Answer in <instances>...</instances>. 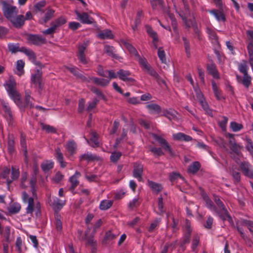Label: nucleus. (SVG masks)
Masks as SVG:
<instances>
[{"mask_svg":"<svg viewBox=\"0 0 253 253\" xmlns=\"http://www.w3.org/2000/svg\"><path fill=\"white\" fill-rule=\"evenodd\" d=\"M206 32L209 35V38L211 41L212 42L214 43H218V37L215 31L209 27L206 28Z\"/></svg>","mask_w":253,"mask_h":253,"instance_id":"35","label":"nucleus"},{"mask_svg":"<svg viewBox=\"0 0 253 253\" xmlns=\"http://www.w3.org/2000/svg\"><path fill=\"white\" fill-rule=\"evenodd\" d=\"M140 67L142 70L149 75L152 76L159 84H165L166 83L164 80L159 76L158 73L154 68L148 63L146 59L144 57L138 56L137 60Z\"/></svg>","mask_w":253,"mask_h":253,"instance_id":"1","label":"nucleus"},{"mask_svg":"<svg viewBox=\"0 0 253 253\" xmlns=\"http://www.w3.org/2000/svg\"><path fill=\"white\" fill-rule=\"evenodd\" d=\"M196 97L199 101L204 99L203 95L198 86L193 87Z\"/></svg>","mask_w":253,"mask_h":253,"instance_id":"61","label":"nucleus"},{"mask_svg":"<svg viewBox=\"0 0 253 253\" xmlns=\"http://www.w3.org/2000/svg\"><path fill=\"white\" fill-rule=\"evenodd\" d=\"M203 199L208 208H209L211 211L213 212H217V208L215 207L212 202L211 200V199H210V198L208 196H204Z\"/></svg>","mask_w":253,"mask_h":253,"instance_id":"40","label":"nucleus"},{"mask_svg":"<svg viewBox=\"0 0 253 253\" xmlns=\"http://www.w3.org/2000/svg\"><path fill=\"white\" fill-rule=\"evenodd\" d=\"M99 157L93 155L90 153H87L86 154H84L83 155H82L80 157V161H83V160H86L87 161H93L95 160H99Z\"/></svg>","mask_w":253,"mask_h":253,"instance_id":"38","label":"nucleus"},{"mask_svg":"<svg viewBox=\"0 0 253 253\" xmlns=\"http://www.w3.org/2000/svg\"><path fill=\"white\" fill-rule=\"evenodd\" d=\"M214 200L218 207L217 212H215L223 220H227L230 223H232V218L222 201L217 196L214 197Z\"/></svg>","mask_w":253,"mask_h":253,"instance_id":"4","label":"nucleus"},{"mask_svg":"<svg viewBox=\"0 0 253 253\" xmlns=\"http://www.w3.org/2000/svg\"><path fill=\"white\" fill-rule=\"evenodd\" d=\"M20 172L18 169L15 167L12 168L10 178L7 179V184L9 185L12 181L17 179L19 176Z\"/></svg>","mask_w":253,"mask_h":253,"instance_id":"32","label":"nucleus"},{"mask_svg":"<svg viewBox=\"0 0 253 253\" xmlns=\"http://www.w3.org/2000/svg\"><path fill=\"white\" fill-rule=\"evenodd\" d=\"M145 28L147 33L152 39L158 37L157 33L153 30L151 26L147 25L145 26Z\"/></svg>","mask_w":253,"mask_h":253,"instance_id":"56","label":"nucleus"},{"mask_svg":"<svg viewBox=\"0 0 253 253\" xmlns=\"http://www.w3.org/2000/svg\"><path fill=\"white\" fill-rule=\"evenodd\" d=\"M207 70L209 74L211 75L213 78L216 79H219L220 76L215 64L212 63L208 64L207 66Z\"/></svg>","mask_w":253,"mask_h":253,"instance_id":"29","label":"nucleus"},{"mask_svg":"<svg viewBox=\"0 0 253 253\" xmlns=\"http://www.w3.org/2000/svg\"><path fill=\"white\" fill-rule=\"evenodd\" d=\"M16 83L12 78H10L5 84L6 89L10 98L17 105H21V95L16 90Z\"/></svg>","mask_w":253,"mask_h":253,"instance_id":"3","label":"nucleus"},{"mask_svg":"<svg viewBox=\"0 0 253 253\" xmlns=\"http://www.w3.org/2000/svg\"><path fill=\"white\" fill-rule=\"evenodd\" d=\"M54 156L62 168H65L66 166V163L64 161L63 154L59 147H57L55 149Z\"/></svg>","mask_w":253,"mask_h":253,"instance_id":"23","label":"nucleus"},{"mask_svg":"<svg viewBox=\"0 0 253 253\" xmlns=\"http://www.w3.org/2000/svg\"><path fill=\"white\" fill-rule=\"evenodd\" d=\"M55 226L58 232H61L62 229V222L61 220V216L58 214L55 215Z\"/></svg>","mask_w":253,"mask_h":253,"instance_id":"48","label":"nucleus"},{"mask_svg":"<svg viewBox=\"0 0 253 253\" xmlns=\"http://www.w3.org/2000/svg\"><path fill=\"white\" fill-rule=\"evenodd\" d=\"M124 44L126 48L128 49V50L129 51L130 53L134 54L137 58V59H138V56H140L135 49V48L130 43L125 42Z\"/></svg>","mask_w":253,"mask_h":253,"instance_id":"53","label":"nucleus"},{"mask_svg":"<svg viewBox=\"0 0 253 253\" xmlns=\"http://www.w3.org/2000/svg\"><path fill=\"white\" fill-rule=\"evenodd\" d=\"M56 30V28H55V26H54L51 23V27L47 29H46L45 30H43L42 32V33L44 35H53Z\"/></svg>","mask_w":253,"mask_h":253,"instance_id":"62","label":"nucleus"},{"mask_svg":"<svg viewBox=\"0 0 253 253\" xmlns=\"http://www.w3.org/2000/svg\"><path fill=\"white\" fill-rule=\"evenodd\" d=\"M240 168L245 176L253 179V171L248 162H242L240 164Z\"/></svg>","mask_w":253,"mask_h":253,"instance_id":"15","label":"nucleus"},{"mask_svg":"<svg viewBox=\"0 0 253 253\" xmlns=\"http://www.w3.org/2000/svg\"><path fill=\"white\" fill-rule=\"evenodd\" d=\"M1 232L0 235H1L5 240L6 242H9V237L10 235V227L6 226L4 228L1 225Z\"/></svg>","mask_w":253,"mask_h":253,"instance_id":"33","label":"nucleus"},{"mask_svg":"<svg viewBox=\"0 0 253 253\" xmlns=\"http://www.w3.org/2000/svg\"><path fill=\"white\" fill-rule=\"evenodd\" d=\"M64 147L66 151L70 156H73L77 152V145L73 140L68 141Z\"/></svg>","mask_w":253,"mask_h":253,"instance_id":"16","label":"nucleus"},{"mask_svg":"<svg viewBox=\"0 0 253 253\" xmlns=\"http://www.w3.org/2000/svg\"><path fill=\"white\" fill-rule=\"evenodd\" d=\"M214 200L218 207L217 212H215L223 220H227L230 223H232V218L222 201L217 196L214 197Z\"/></svg>","mask_w":253,"mask_h":253,"instance_id":"6","label":"nucleus"},{"mask_svg":"<svg viewBox=\"0 0 253 253\" xmlns=\"http://www.w3.org/2000/svg\"><path fill=\"white\" fill-rule=\"evenodd\" d=\"M87 78L89 80V82L92 81L95 84L102 87H105L110 83V80L107 79L98 78L96 77H88Z\"/></svg>","mask_w":253,"mask_h":253,"instance_id":"19","label":"nucleus"},{"mask_svg":"<svg viewBox=\"0 0 253 253\" xmlns=\"http://www.w3.org/2000/svg\"><path fill=\"white\" fill-rule=\"evenodd\" d=\"M97 37L101 40L113 39L114 35L111 30H105L98 33Z\"/></svg>","mask_w":253,"mask_h":253,"instance_id":"30","label":"nucleus"},{"mask_svg":"<svg viewBox=\"0 0 253 253\" xmlns=\"http://www.w3.org/2000/svg\"><path fill=\"white\" fill-rule=\"evenodd\" d=\"M247 48L250 56L249 62H252L253 61V43L252 42L250 43L248 45Z\"/></svg>","mask_w":253,"mask_h":253,"instance_id":"64","label":"nucleus"},{"mask_svg":"<svg viewBox=\"0 0 253 253\" xmlns=\"http://www.w3.org/2000/svg\"><path fill=\"white\" fill-rule=\"evenodd\" d=\"M117 75L120 80L128 84H132L135 81L134 79L130 77L131 73L128 71L120 69L117 72Z\"/></svg>","mask_w":253,"mask_h":253,"instance_id":"10","label":"nucleus"},{"mask_svg":"<svg viewBox=\"0 0 253 253\" xmlns=\"http://www.w3.org/2000/svg\"><path fill=\"white\" fill-rule=\"evenodd\" d=\"M214 200L218 207L217 212H215L223 220H227L230 223H232V218L222 201L217 196L214 197Z\"/></svg>","mask_w":253,"mask_h":253,"instance_id":"5","label":"nucleus"},{"mask_svg":"<svg viewBox=\"0 0 253 253\" xmlns=\"http://www.w3.org/2000/svg\"><path fill=\"white\" fill-rule=\"evenodd\" d=\"M152 136L154 139L158 141L159 144L165 151H167L171 156L174 155V153L171 146L165 138L162 137L161 136L155 133H152Z\"/></svg>","mask_w":253,"mask_h":253,"instance_id":"7","label":"nucleus"},{"mask_svg":"<svg viewBox=\"0 0 253 253\" xmlns=\"http://www.w3.org/2000/svg\"><path fill=\"white\" fill-rule=\"evenodd\" d=\"M143 172V166L139 163H135L133 165L132 172L133 176L137 179L139 181L143 180L142 174Z\"/></svg>","mask_w":253,"mask_h":253,"instance_id":"13","label":"nucleus"},{"mask_svg":"<svg viewBox=\"0 0 253 253\" xmlns=\"http://www.w3.org/2000/svg\"><path fill=\"white\" fill-rule=\"evenodd\" d=\"M158 56L162 63H166L167 60L166 57V53L162 47L158 48Z\"/></svg>","mask_w":253,"mask_h":253,"instance_id":"51","label":"nucleus"},{"mask_svg":"<svg viewBox=\"0 0 253 253\" xmlns=\"http://www.w3.org/2000/svg\"><path fill=\"white\" fill-rule=\"evenodd\" d=\"M238 68L240 73L243 75L248 74L249 66L248 62L246 60H243L241 63L238 64Z\"/></svg>","mask_w":253,"mask_h":253,"instance_id":"36","label":"nucleus"},{"mask_svg":"<svg viewBox=\"0 0 253 253\" xmlns=\"http://www.w3.org/2000/svg\"><path fill=\"white\" fill-rule=\"evenodd\" d=\"M210 14L214 16L215 19L219 22H225L226 21L225 16L222 10L212 9L209 10Z\"/></svg>","mask_w":253,"mask_h":253,"instance_id":"21","label":"nucleus"},{"mask_svg":"<svg viewBox=\"0 0 253 253\" xmlns=\"http://www.w3.org/2000/svg\"><path fill=\"white\" fill-rule=\"evenodd\" d=\"M241 225L247 227L251 232L253 233V222L250 220H244L241 222Z\"/></svg>","mask_w":253,"mask_h":253,"instance_id":"59","label":"nucleus"},{"mask_svg":"<svg viewBox=\"0 0 253 253\" xmlns=\"http://www.w3.org/2000/svg\"><path fill=\"white\" fill-rule=\"evenodd\" d=\"M148 185L152 189L153 192L157 194L160 192L163 189V187L161 184L149 180H148Z\"/></svg>","mask_w":253,"mask_h":253,"instance_id":"31","label":"nucleus"},{"mask_svg":"<svg viewBox=\"0 0 253 253\" xmlns=\"http://www.w3.org/2000/svg\"><path fill=\"white\" fill-rule=\"evenodd\" d=\"M54 12L55 11L54 10L51 9H47L44 16L41 19L40 23L41 24L46 23L53 17Z\"/></svg>","mask_w":253,"mask_h":253,"instance_id":"37","label":"nucleus"},{"mask_svg":"<svg viewBox=\"0 0 253 253\" xmlns=\"http://www.w3.org/2000/svg\"><path fill=\"white\" fill-rule=\"evenodd\" d=\"M7 145L9 152L10 153H13L14 151V141L13 136H8Z\"/></svg>","mask_w":253,"mask_h":253,"instance_id":"50","label":"nucleus"},{"mask_svg":"<svg viewBox=\"0 0 253 253\" xmlns=\"http://www.w3.org/2000/svg\"><path fill=\"white\" fill-rule=\"evenodd\" d=\"M200 240V237L198 235H195L193 239L192 244V250L193 251H195L196 249L197 246L199 244Z\"/></svg>","mask_w":253,"mask_h":253,"instance_id":"63","label":"nucleus"},{"mask_svg":"<svg viewBox=\"0 0 253 253\" xmlns=\"http://www.w3.org/2000/svg\"><path fill=\"white\" fill-rule=\"evenodd\" d=\"M238 81L246 87L249 88L251 84V77L249 74L243 75V78L239 75L236 76Z\"/></svg>","mask_w":253,"mask_h":253,"instance_id":"20","label":"nucleus"},{"mask_svg":"<svg viewBox=\"0 0 253 253\" xmlns=\"http://www.w3.org/2000/svg\"><path fill=\"white\" fill-rule=\"evenodd\" d=\"M18 9L16 6L5 4L3 8V12L5 17L11 20L18 13Z\"/></svg>","mask_w":253,"mask_h":253,"instance_id":"8","label":"nucleus"},{"mask_svg":"<svg viewBox=\"0 0 253 253\" xmlns=\"http://www.w3.org/2000/svg\"><path fill=\"white\" fill-rule=\"evenodd\" d=\"M31 92L30 90H26L25 91V96L24 103L21 101V105H17L19 108H32L34 107V103L32 101L34 98L31 96Z\"/></svg>","mask_w":253,"mask_h":253,"instance_id":"11","label":"nucleus"},{"mask_svg":"<svg viewBox=\"0 0 253 253\" xmlns=\"http://www.w3.org/2000/svg\"><path fill=\"white\" fill-rule=\"evenodd\" d=\"M20 50L21 52L24 53L27 56H28L29 58L32 61H35L36 55L35 53L32 50L28 49L25 47H22Z\"/></svg>","mask_w":253,"mask_h":253,"instance_id":"41","label":"nucleus"},{"mask_svg":"<svg viewBox=\"0 0 253 253\" xmlns=\"http://www.w3.org/2000/svg\"><path fill=\"white\" fill-rule=\"evenodd\" d=\"M151 114H159L161 112V107L157 104L150 103L146 106Z\"/></svg>","mask_w":253,"mask_h":253,"instance_id":"28","label":"nucleus"},{"mask_svg":"<svg viewBox=\"0 0 253 253\" xmlns=\"http://www.w3.org/2000/svg\"><path fill=\"white\" fill-rule=\"evenodd\" d=\"M104 51L108 56L116 59H120L121 58L116 54L115 48L114 46L105 44L104 46Z\"/></svg>","mask_w":253,"mask_h":253,"instance_id":"22","label":"nucleus"},{"mask_svg":"<svg viewBox=\"0 0 253 253\" xmlns=\"http://www.w3.org/2000/svg\"><path fill=\"white\" fill-rule=\"evenodd\" d=\"M173 139L175 140L184 141L189 142L192 140V137L182 132H178L172 135Z\"/></svg>","mask_w":253,"mask_h":253,"instance_id":"25","label":"nucleus"},{"mask_svg":"<svg viewBox=\"0 0 253 253\" xmlns=\"http://www.w3.org/2000/svg\"><path fill=\"white\" fill-rule=\"evenodd\" d=\"M66 22L67 20L64 17H60L51 22V23L55 26V28L57 29V27L66 23Z\"/></svg>","mask_w":253,"mask_h":253,"instance_id":"52","label":"nucleus"},{"mask_svg":"<svg viewBox=\"0 0 253 253\" xmlns=\"http://www.w3.org/2000/svg\"><path fill=\"white\" fill-rule=\"evenodd\" d=\"M90 137L89 140L84 137L87 143L93 147H98L99 146L98 141V135L95 131H91L90 133Z\"/></svg>","mask_w":253,"mask_h":253,"instance_id":"17","label":"nucleus"},{"mask_svg":"<svg viewBox=\"0 0 253 253\" xmlns=\"http://www.w3.org/2000/svg\"><path fill=\"white\" fill-rule=\"evenodd\" d=\"M148 148L150 151L153 153L155 156H160L164 154L161 148H157L149 146H148Z\"/></svg>","mask_w":253,"mask_h":253,"instance_id":"49","label":"nucleus"},{"mask_svg":"<svg viewBox=\"0 0 253 253\" xmlns=\"http://www.w3.org/2000/svg\"><path fill=\"white\" fill-rule=\"evenodd\" d=\"M77 15V19L83 24H91L93 23V19L89 16L86 12L80 13L78 11H75Z\"/></svg>","mask_w":253,"mask_h":253,"instance_id":"14","label":"nucleus"},{"mask_svg":"<svg viewBox=\"0 0 253 253\" xmlns=\"http://www.w3.org/2000/svg\"><path fill=\"white\" fill-rule=\"evenodd\" d=\"M113 204V201L111 200H104L100 202L99 208L101 210H107L111 207Z\"/></svg>","mask_w":253,"mask_h":253,"instance_id":"45","label":"nucleus"},{"mask_svg":"<svg viewBox=\"0 0 253 253\" xmlns=\"http://www.w3.org/2000/svg\"><path fill=\"white\" fill-rule=\"evenodd\" d=\"M25 66V62L22 60H19L17 61L16 64V74L21 76L24 73V67Z\"/></svg>","mask_w":253,"mask_h":253,"instance_id":"42","label":"nucleus"},{"mask_svg":"<svg viewBox=\"0 0 253 253\" xmlns=\"http://www.w3.org/2000/svg\"><path fill=\"white\" fill-rule=\"evenodd\" d=\"M81 176L80 172L76 171L75 174L69 178V181L71 184L70 189L74 190L79 184L78 178Z\"/></svg>","mask_w":253,"mask_h":253,"instance_id":"26","label":"nucleus"},{"mask_svg":"<svg viewBox=\"0 0 253 253\" xmlns=\"http://www.w3.org/2000/svg\"><path fill=\"white\" fill-rule=\"evenodd\" d=\"M49 204L54 210H60L66 204V200L53 197L49 198Z\"/></svg>","mask_w":253,"mask_h":253,"instance_id":"12","label":"nucleus"},{"mask_svg":"<svg viewBox=\"0 0 253 253\" xmlns=\"http://www.w3.org/2000/svg\"><path fill=\"white\" fill-rule=\"evenodd\" d=\"M229 144L230 149L237 154L238 153L239 151L242 148L240 144L236 143L234 138H231L229 140Z\"/></svg>","mask_w":253,"mask_h":253,"instance_id":"34","label":"nucleus"},{"mask_svg":"<svg viewBox=\"0 0 253 253\" xmlns=\"http://www.w3.org/2000/svg\"><path fill=\"white\" fill-rule=\"evenodd\" d=\"M27 40L29 43L36 45L43 44L46 42L45 38L39 35H28Z\"/></svg>","mask_w":253,"mask_h":253,"instance_id":"9","label":"nucleus"},{"mask_svg":"<svg viewBox=\"0 0 253 253\" xmlns=\"http://www.w3.org/2000/svg\"><path fill=\"white\" fill-rule=\"evenodd\" d=\"M1 103L5 113V117L9 123H10L13 120V115L8 104L3 100L1 101Z\"/></svg>","mask_w":253,"mask_h":253,"instance_id":"18","label":"nucleus"},{"mask_svg":"<svg viewBox=\"0 0 253 253\" xmlns=\"http://www.w3.org/2000/svg\"><path fill=\"white\" fill-rule=\"evenodd\" d=\"M168 15L169 18V19L171 20V25L172 26L174 34L175 35V37H178V33L177 31V27H176V21L175 20L174 16L173 14L170 13L169 12L168 13Z\"/></svg>","mask_w":253,"mask_h":253,"instance_id":"44","label":"nucleus"},{"mask_svg":"<svg viewBox=\"0 0 253 253\" xmlns=\"http://www.w3.org/2000/svg\"><path fill=\"white\" fill-rule=\"evenodd\" d=\"M42 73L39 70H37V73L33 75L31 77V82L34 84H37L42 81Z\"/></svg>","mask_w":253,"mask_h":253,"instance_id":"47","label":"nucleus"},{"mask_svg":"<svg viewBox=\"0 0 253 253\" xmlns=\"http://www.w3.org/2000/svg\"><path fill=\"white\" fill-rule=\"evenodd\" d=\"M200 168V164L198 162H194L190 165L188 169L189 173H195Z\"/></svg>","mask_w":253,"mask_h":253,"instance_id":"46","label":"nucleus"},{"mask_svg":"<svg viewBox=\"0 0 253 253\" xmlns=\"http://www.w3.org/2000/svg\"><path fill=\"white\" fill-rule=\"evenodd\" d=\"M122 153L120 152H113L110 156V160L112 162H116L120 158Z\"/></svg>","mask_w":253,"mask_h":253,"instance_id":"60","label":"nucleus"},{"mask_svg":"<svg viewBox=\"0 0 253 253\" xmlns=\"http://www.w3.org/2000/svg\"><path fill=\"white\" fill-rule=\"evenodd\" d=\"M54 163L52 161H46L41 165V168L44 172H47L53 168Z\"/></svg>","mask_w":253,"mask_h":253,"instance_id":"43","label":"nucleus"},{"mask_svg":"<svg viewBox=\"0 0 253 253\" xmlns=\"http://www.w3.org/2000/svg\"><path fill=\"white\" fill-rule=\"evenodd\" d=\"M8 48L12 53H16L18 51L21 52V48L19 47L18 44L9 43L8 44Z\"/></svg>","mask_w":253,"mask_h":253,"instance_id":"58","label":"nucleus"},{"mask_svg":"<svg viewBox=\"0 0 253 253\" xmlns=\"http://www.w3.org/2000/svg\"><path fill=\"white\" fill-rule=\"evenodd\" d=\"M22 201L25 204H28V206L26 209L27 214H31L35 211L37 214L40 213L41 209V205L39 202H34L32 197H30L26 192L22 193Z\"/></svg>","mask_w":253,"mask_h":253,"instance_id":"2","label":"nucleus"},{"mask_svg":"<svg viewBox=\"0 0 253 253\" xmlns=\"http://www.w3.org/2000/svg\"><path fill=\"white\" fill-rule=\"evenodd\" d=\"M10 21L15 27L20 28L24 24V16L22 15L16 16Z\"/></svg>","mask_w":253,"mask_h":253,"instance_id":"27","label":"nucleus"},{"mask_svg":"<svg viewBox=\"0 0 253 253\" xmlns=\"http://www.w3.org/2000/svg\"><path fill=\"white\" fill-rule=\"evenodd\" d=\"M211 83L212 89L215 97L217 99H220L221 98L220 91L218 89L215 82L214 81H212Z\"/></svg>","mask_w":253,"mask_h":253,"instance_id":"57","label":"nucleus"},{"mask_svg":"<svg viewBox=\"0 0 253 253\" xmlns=\"http://www.w3.org/2000/svg\"><path fill=\"white\" fill-rule=\"evenodd\" d=\"M68 70L70 71L72 74H73L74 75L76 76V77L79 79H80L81 81L89 83V80L83 75V74L79 73L78 69L76 67H68Z\"/></svg>","mask_w":253,"mask_h":253,"instance_id":"24","label":"nucleus"},{"mask_svg":"<svg viewBox=\"0 0 253 253\" xmlns=\"http://www.w3.org/2000/svg\"><path fill=\"white\" fill-rule=\"evenodd\" d=\"M176 114H177V113L176 111H175L173 110H172V109H169V110H164L163 111V116L167 118L169 120H171L176 118Z\"/></svg>","mask_w":253,"mask_h":253,"instance_id":"39","label":"nucleus"},{"mask_svg":"<svg viewBox=\"0 0 253 253\" xmlns=\"http://www.w3.org/2000/svg\"><path fill=\"white\" fill-rule=\"evenodd\" d=\"M21 209V206L19 204H14L8 208V211L10 213H18Z\"/></svg>","mask_w":253,"mask_h":253,"instance_id":"54","label":"nucleus"},{"mask_svg":"<svg viewBox=\"0 0 253 253\" xmlns=\"http://www.w3.org/2000/svg\"><path fill=\"white\" fill-rule=\"evenodd\" d=\"M230 127L234 132L239 131L241 130L243 126L241 124H238L235 122L230 123Z\"/></svg>","mask_w":253,"mask_h":253,"instance_id":"55","label":"nucleus"}]
</instances>
